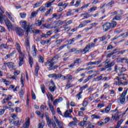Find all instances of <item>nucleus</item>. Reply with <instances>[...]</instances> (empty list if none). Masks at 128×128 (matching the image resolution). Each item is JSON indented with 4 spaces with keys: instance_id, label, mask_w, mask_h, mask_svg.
<instances>
[{
    "instance_id": "393cba45",
    "label": "nucleus",
    "mask_w": 128,
    "mask_h": 128,
    "mask_svg": "<svg viewBox=\"0 0 128 128\" xmlns=\"http://www.w3.org/2000/svg\"><path fill=\"white\" fill-rule=\"evenodd\" d=\"M40 70V66L38 64H36V68L34 71V74L36 76H38V70Z\"/></svg>"
},
{
    "instance_id": "13d9d810",
    "label": "nucleus",
    "mask_w": 128,
    "mask_h": 128,
    "mask_svg": "<svg viewBox=\"0 0 128 128\" xmlns=\"http://www.w3.org/2000/svg\"><path fill=\"white\" fill-rule=\"evenodd\" d=\"M97 8H96V6L92 7L90 8L89 11L90 12H95V10H96Z\"/></svg>"
},
{
    "instance_id": "a878e982",
    "label": "nucleus",
    "mask_w": 128,
    "mask_h": 128,
    "mask_svg": "<svg viewBox=\"0 0 128 128\" xmlns=\"http://www.w3.org/2000/svg\"><path fill=\"white\" fill-rule=\"evenodd\" d=\"M28 56H29V64H30V68H32V64H34V60H32V58L30 56V52H28Z\"/></svg>"
},
{
    "instance_id": "e433bc0d",
    "label": "nucleus",
    "mask_w": 128,
    "mask_h": 128,
    "mask_svg": "<svg viewBox=\"0 0 128 128\" xmlns=\"http://www.w3.org/2000/svg\"><path fill=\"white\" fill-rule=\"evenodd\" d=\"M11 117L12 118H13V120H18V116H16V114H10Z\"/></svg>"
},
{
    "instance_id": "6ab92c4d",
    "label": "nucleus",
    "mask_w": 128,
    "mask_h": 128,
    "mask_svg": "<svg viewBox=\"0 0 128 128\" xmlns=\"http://www.w3.org/2000/svg\"><path fill=\"white\" fill-rule=\"evenodd\" d=\"M90 22H92V20H86L83 22V23H81L79 26L78 28H84V26H86L88 24H90Z\"/></svg>"
},
{
    "instance_id": "4d7b16f0",
    "label": "nucleus",
    "mask_w": 128,
    "mask_h": 128,
    "mask_svg": "<svg viewBox=\"0 0 128 128\" xmlns=\"http://www.w3.org/2000/svg\"><path fill=\"white\" fill-rule=\"evenodd\" d=\"M104 103H100L99 104H98L97 106V108H104Z\"/></svg>"
},
{
    "instance_id": "f257e3e1",
    "label": "nucleus",
    "mask_w": 128,
    "mask_h": 128,
    "mask_svg": "<svg viewBox=\"0 0 128 128\" xmlns=\"http://www.w3.org/2000/svg\"><path fill=\"white\" fill-rule=\"evenodd\" d=\"M126 100L128 102V88H127L126 90H124L118 98L120 104H124V102H126Z\"/></svg>"
},
{
    "instance_id": "3c124183",
    "label": "nucleus",
    "mask_w": 128,
    "mask_h": 128,
    "mask_svg": "<svg viewBox=\"0 0 128 128\" xmlns=\"http://www.w3.org/2000/svg\"><path fill=\"white\" fill-rule=\"evenodd\" d=\"M116 50H114L110 54H109L107 55L108 58H110L111 56H112V54H116Z\"/></svg>"
},
{
    "instance_id": "39448f33",
    "label": "nucleus",
    "mask_w": 128,
    "mask_h": 128,
    "mask_svg": "<svg viewBox=\"0 0 128 128\" xmlns=\"http://www.w3.org/2000/svg\"><path fill=\"white\" fill-rule=\"evenodd\" d=\"M10 123L12 124L15 125L16 126H20L22 122H24V121L22 120H14L12 119H10Z\"/></svg>"
},
{
    "instance_id": "c9c22d12",
    "label": "nucleus",
    "mask_w": 128,
    "mask_h": 128,
    "mask_svg": "<svg viewBox=\"0 0 128 128\" xmlns=\"http://www.w3.org/2000/svg\"><path fill=\"white\" fill-rule=\"evenodd\" d=\"M24 87H22V86L20 90V98H22V96H24Z\"/></svg>"
},
{
    "instance_id": "9b49d317",
    "label": "nucleus",
    "mask_w": 128,
    "mask_h": 128,
    "mask_svg": "<svg viewBox=\"0 0 128 128\" xmlns=\"http://www.w3.org/2000/svg\"><path fill=\"white\" fill-rule=\"evenodd\" d=\"M19 60H20V61L18 62V64L20 66H22V64H24V54H20Z\"/></svg>"
},
{
    "instance_id": "0eeeda50",
    "label": "nucleus",
    "mask_w": 128,
    "mask_h": 128,
    "mask_svg": "<svg viewBox=\"0 0 128 128\" xmlns=\"http://www.w3.org/2000/svg\"><path fill=\"white\" fill-rule=\"evenodd\" d=\"M102 27L104 32H108V30H110V28H112V26L110 25V23L106 22L103 24Z\"/></svg>"
},
{
    "instance_id": "c756f323",
    "label": "nucleus",
    "mask_w": 128,
    "mask_h": 128,
    "mask_svg": "<svg viewBox=\"0 0 128 128\" xmlns=\"http://www.w3.org/2000/svg\"><path fill=\"white\" fill-rule=\"evenodd\" d=\"M44 21V18H42V20H38L37 21H36V24L40 26H42V24Z\"/></svg>"
},
{
    "instance_id": "cd10ccee",
    "label": "nucleus",
    "mask_w": 128,
    "mask_h": 128,
    "mask_svg": "<svg viewBox=\"0 0 128 128\" xmlns=\"http://www.w3.org/2000/svg\"><path fill=\"white\" fill-rule=\"evenodd\" d=\"M54 2L55 0H53L52 1V0H50L46 4L45 6H46V8H50V6H52V4Z\"/></svg>"
},
{
    "instance_id": "bb28decb",
    "label": "nucleus",
    "mask_w": 128,
    "mask_h": 128,
    "mask_svg": "<svg viewBox=\"0 0 128 128\" xmlns=\"http://www.w3.org/2000/svg\"><path fill=\"white\" fill-rule=\"evenodd\" d=\"M50 40H52L50 39L48 40H42L40 41V42L41 44H42V46H44V44H50Z\"/></svg>"
},
{
    "instance_id": "f704fd0d",
    "label": "nucleus",
    "mask_w": 128,
    "mask_h": 128,
    "mask_svg": "<svg viewBox=\"0 0 128 128\" xmlns=\"http://www.w3.org/2000/svg\"><path fill=\"white\" fill-rule=\"evenodd\" d=\"M90 48L89 47V46L86 45L84 48L82 50V52H84V54H86V52L90 50Z\"/></svg>"
},
{
    "instance_id": "dca6fc26",
    "label": "nucleus",
    "mask_w": 128,
    "mask_h": 128,
    "mask_svg": "<svg viewBox=\"0 0 128 128\" xmlns=\"http://www.w3.org/2000/svg\"><path fill=\"white\" fill-rule=\"evenodd\" d=\"M6 66L9 68H12V70H16V66H14V64L12 62H8L6 63Z\"/></svg>"
},
{
    "instance_id": "774afa93",
    "label": "nucleus",
    "mask_w": 128,
    "mask_h": 128,
    "mask_svg": "<svg viewBox=\"0 0 128 128\" xmlns=\"http://www.w3.org/2000/svg\"><path fill=\"white\" fill-rule=\"evenodd\" d=\"M40 12H44L46 10V8L44 6H42L39 8Z\"/></svg>"
},
{
    "instance_id": "f8f14e48",
    "label": "nucleus",
    "mask_w": 128,
    "mask_h": 128,
    "mask_svg": "<svg viewBox=\"0 0 128 128\" xmlns=\"http://www.w3.org/2000/svg\"><path fill=\"white\" fill-rule=\"evenodd\" d=\"M114 84L115 86H120L122 84V80L120 78V77L116 76L115 78H114Z\"/></svg>"
},
{
    "instance_id": "052dcab7",
    "label": "nucleus",
    "mask_w": 128,
    "mask_h": 128,
    "mask_svg": "<svg viewBox=\"0 0 128 128\" xmlns=\"http://www.w3.org/2000/svg\"><path fill=\"white\" fill-rule=\"evenodd\" d=\"M100 80H102V75L98 76L96 77V82H100Z\"/></svg>"
},
{
    "instance_id": "49530a36",
    "label": "nucleus",
    "mask_w": 128,
    "mask_h": 128,
    "mask_svg": "<svg viewBox=\"0 0 128 128\" xmlns=\"http://www.w3.org/2000/svg\"><path fill=\"white\" fill-rule=\"evenodd\" d=\"M82 91H80L76 95V96L78 100H80V98H82Z\"/></svg>"
},
{
    "instance_id": "2f4dec72",
    "label": "nucleus",
    "mask_w": 128,
    "mask_h": 128,
    "mask_svg": "<svg viewBox=\"0 0 128 128\" xmlns=\"http://www.w3.org/2000/svg\"><path fill=\"white\" fill-rule=\"evenodd\" d=\"M56 78H60V80H66V76L61 75L60 74H58Z\"/></svg>"
},
{
    "instance_id": "864d4df0",
    "label": "nucleus",
    "mask_w": 128,
    "mask_h": 128,
    "mask_svg": "<svg viewBox=\"0 0 128 128\" xmlns=\"http://www.w3.org/2000/svg\"><path fill=\"white\" fill-rule=\"evenodd\" d=\"M52 7H50V10H48L45 14V16H48V14H50V12H52Z\"/></svg>"
},
{
    "instance_id": "58836bf2",
    "label": "nucleus",
    "mask_w": 128,
    "mask_h": 128,
    "mask_svg": "<svg viewBox=\"0 0 128 128\" xmlns=\"http://www.w3.org/2000/svg\"><path fill=\"white\" fill-rule=\"evenodd\" d=\"M88 88V84H86L84 86L80 88V92H82V90H86V88Z\"/></svg>"
},
{
    "instance_id": "de8ad7c7",
    "label": "nucleus",
    "mask_w": 128,
    "mask_h": 128,
    "mask_svg": "<svg viewBox=\"0 0 128 128\" xmlns=\"http://www.w3.org/2000/svg\"><path fill=\"white\" fill-rule=\"evenodd\" d=\"M57 76H58V74H50L48 76V78H55L56 79L58 78H56Z\"/></svg>"
},
{
    "instance_id": "338daca9",
    "label": "nucleus",
    "mask_w": 128,
    "mask_h": 128,
    "mask_svg": "<svg viewBox=\"0 0 128 128\" xmlns=\"http://www.w3.org/2000/svg\"><path fill=\"white\" fill-rule=\"evenodd\" d=\"M88 104V101L86 100H84L83 101V104H82V106H86Z\"/></svg>"
},
{
    "instance_id": "4468645a",
    "label": "nucleus",
    "mask_w": 128,
    "mask_h": 128,
    "mask_svg": "<svg viewBox=\"0 0 128 128\" xmlns=\"http://www.w3.org/2000/svg\"><path fill=\"white\" fill-rule=\"evenodd\" d=\"M38 52V50H36V46H32L30 52V54L32 55L34 58L36 56V52Z\"/></svg>"
},
{
    "instance_id": "ddd939ff",
    "label": "nucleus",
    "mask_w": 128,
    "mask_h": 128,
    "mask_svg": "<svg viewBox=\"0 0 128 128\" xmlns=\"http://www.w3.org/2000/svg\"><path fill=\"white\" fill-rule=\"evenodd\" d=\"M48 104L50 108V110L53 116L56 114V110H54V108L52 105V103L50 101L48 102Z\"/></svg>"
},
{
    "instance_id": "37998d69",
    "label": "nucleus",
    "mask_w": 128,
    "mask_h": 128,
    "mask_svg": "<svg viewBox=\"0 0 128 128\" xmlns=\"http://www.w3.org/2000/svg\"><path fill=\"white\" fill-rule=\"evenodd\" d=\"M24 74H22L21 75V82L22 84V87H24Z\"/></svg>"
},
{
    "instance_id": "7ed1b4c3",
    "label": "nucleus",
    "mask_w": 128,
    "mask_h": 128,
    "mask_svg": "<svg viewBox=\"0 0 128 128\" xmlns=\"http://www.w3.org/2000/svg\"><path fill=\"white\" fill-rule=\"evenodd\" d=\"M56 58H58V56H55L52 60L50 59L48 60L46 62V66H48V68H49L50 70H52V66H54V60Z\"/></svg>"
},
{
    "instance_id": "8fccbe9b",
    "label": "nucleus",
    "mask_w": 128,
    "mask_h": 128,
    "mask_svg": "<svg viewBox=\"0 0 128 128\" xmlns=\"http://www.w3.org/2000/svg\"><path fill=\"white\" fill-rule=\"evenodd\" d=\"M128 74H123L122 75V80H126L128 79Z\"/></svg>"
},
{
    "instance_id": "5fc2aeb1",
    "label": "nucleus",
    "mask_w": 128,
    "mask_h": 128,
    "mask_svg": "<svg viewBox=\"0 0 128 128\" xmlns=\"http://www.w3.org/2000/svg\"><path fill=\"white\" fill-rule=\"evenodd\" d=\"M4 18H6V16H0V24H2V22H4Z\"/></svg>"
},
{
    "instance_id": "aec40b11",
    "label": "nucleus",
    "mask_w": 128,
    "mask_h": 128,
    "mask_svg": "<svg viewBox=\"0 0 128 128\" xmlns=\"http://www.w3.org/2000/svg\"><path fill=\"white\" fill-rule=\"evenodd\" d=\"M102 62V60H99L98 61H96L94 62H90L86 64V66H92L94 64H96V66H98V64H100Z\"/></svg>"
},
{
    "instance_id": "b1692460",
    "label": "nucleus",
    "mask_w": 128,
    "mask_h": 128,
    "mask_svg": "<svg viewBox=\"0 0 128 128\" xmlns=\"http://www.w3.org/2000/svg\"><path fill=\"white\" fill-rule=\"evenodd\" d=\"M76 126H78V122H72L68 124V126L72 128H74Z\"/></svg>"
},
{
    "instance_id": "72a5a7b5",
    "label": "nucleus",
    "mask_w": 128,
    "mask_h": 128,
    "mask_svg": "<svg viewBox=\"0 0 128 128\" xmlns=\"http://www.w3.org/2000/svg\"><path fill=\"white\" fill-rule=\"evenodd\" d=\"M44 126H46V123L42 121V122L38 124V128H44Z\"/></svg>"
},
{
    "instance_id": "c03bdc74",
    "label": "nucleus",
    "mask_w": 128,
    "mask_h": 128,
    "mask_svg": "<svg viewBox=\"0 0 128 128\" xmlns=\"http://www.w3.org/2000/svg\"><path fill=\"white\" fill-rule=\"evenodd\" d=\"M110 108H112V104L108 106L105 109V112H108L110 110Z\"/></svg>"
},
{
    "instance_id": "79ce46f5",
    "label": "nucleus",
    "mask_w": 128,
    "mask_h": 128,
    "mask_svg": "<svg viewBox=\"0 0 128 128\" xmlns=\"http://www.w3.org/2000/svg\"><path fill=\"white\" fill-rule=\"evenodd\" d=\"M110 24L112 26L110 27V28H115L116 26V21H112L111 23H110Z\"/></svg>"
},
{
    "instance_id": "ea45409f",
    "label": "nucleus",
    "mask_w": 128,
    "mask_h": 128,
    "mask_svg": "<svg viewBox=\"0 0 128 128\" xmlns=\"http://www.w3.org/2000/svg\"><path fill=\"white\" fill-rule=\"evenodd\" d=\"M91 118H96V120H98L100 118V116L94 114L91 116Z\"/></svg>"
},
{
    "instance_id": "603ef678",
    "label": "nucleus",
    "mask_w": 128,
    "mask_h": 128,
    "mask_svg": "<svg viewBox=\"0 0 128 128\" xmlns=\"http://www.w3.org/2000/svg\"><path fill=\"white\" fill-rule=\"evenodd\" d=\"M56 87L55 86H50L49 88V90L50 91L54 92V90H56Z\"/></svg>"
},
{
    "instance_id": "09e8293b",
    "label": "nucleus",
    "mask_w": 128,
    "mask_h": 128,
    "mask_svg": "<svg viewBox=\"0 0 128 128\" xmlns=\"http://www.w3.org/2000/svg\"><path fill=\"white\" fill-rule=\"evenodd\" d=\"M20 16L22 18H24L26 16V14L24 12H22L20 14Z\"/></svg>"
},
{
    "instance_id": "680f3d73",
    "label": "nucleus",
    "mask_w": 128,
    "mask_h": 128,
    "mask_svg": "<svg viewBox=\"0 0 128 128\" xmlns=\"http://www.w3.org/2000/svg\"><path fill=\"white\" fill-rule=\"evenodd\" d=\"M122 122H124V120H119L118 122V123L117 124V126H116V128H120V126L121 124H122Z\"/></svg>"
},
{
    "instance_id": "412c9836",
    "label": "nucleus",
    "mask_w": 128,
    "mask_h": 128,
    "mask_svg": "<svg viewBox=\"0 0 128 128\" xmlns=\"http://www.w3.org/2000/svg\"><path fill=\"white\" fill-rule=\"evenodd\" d=\"M72 112V108L66 110L64 114V116L65 118H70Z\"/></svg>"
},
{
    "instance_id": "4c0bfd02",
    "label": "nucleus",
    "mask_w": 128,
    "mask_h": 128,
    "mask_svg": "<svg viewBox=\"0 0 128 128\" xmlns=\"http://www.w3.org/2000/svg\"><path fill=\"white\" fill-rule=\"evenodd\" d=\"M120 114H122V112L116 111V117L115 118L116 120H118L120 118Z\"/></svg>"
},
{
    "instance_id": "0e129e2a",
    "label": "nucleus",
    "mask_w": 128,
    "mask_h": 128,
    "mask_svg": "<svg viewBox=\"0 0 128 128\" xmlns=\"http://www.w3.org/2000/svg\"><path fill=\"white\" fill-rule=\"evenodd\" d=\"M80 4V1H76V4H74L75 8H78V6H79Z\"/></svg>"
},
{
    "instance_id": "7c9ffc66",
    "label": "nucleus",
    "mask_w": 128,
    "mask_h": 128,
    "mask_svg": "<svg viewBox=\"0 0 128 128\" xmlns=\"http://www.w3.org/2000/svg\"><path fill=\"white\" fill-rule=\"evenodd\" d=\"M104 63L106 64L107 68H110V66H112L114 64V62H112L111 63L108 64V60H106Z\"/></svg>"
},
{
    "instance_id": "bf43d9fd",
    "label": "nucleus",
    "mask_w": 128,
    "mask_h": 128,
    "mask_svg": "<svg viewBox=\"0 0 128 128\" xmlns=\"http://www.w3.org/2000/svg\"><path fill=\"white\" fill-rule=\"evenodd\" d=\"M88 46H89L90 48H94V46H96V45L94 42H90L88 44Z\"/></svg>"
},
{
    "instance_id": "2eb2a0df",
    "label": "nucleus",
    "mask_w": 128,
    "mask_h": 128,
    "mask_svg": "<svg viewBox=\"0 0 128 128\" xmlns=\"http://www.w3.org/2000/svg\"><path fill=\"white\" fill-rule=\"evenodd\" d=\"M16 32L18 36H24V32L20 28H17L16 29Z\"/></svg>"
},
{
    "instance_id": "c85d7f7f",
    "label": "nucleus",
    "mask_w": 128,
    "mask_h": 128,
    "mask_svg": "<svg viewBox=\"0 0 128 128\" xmlns=\"http://www.w3.org/2000/svg\"><path fill=\"white\" fill-rule=\"evenodd\" d=\"M88 126L86 127V128H94L96 126V124H92L90 122L87 121V123Z\"/></svg>"
},
{
    "instance_id": "423d86ee",
    "label": "nucleus",
    "mask_w": 128,
    "mask_h": 128,
    "mask_svg": "<svg viewBox=\"0 0 128 128\" xmlns=\"http://www.w3.org/2000/svg\"><path fill=\"white\" fill-rule=\"evenodd\" d=\"M54 120L56 122V124H57L59 128H64V124L62 122L58 120V118L56 116H54ZM54 128H58V127H55Z\"/></svg>"
},
{
    "instance_id": "a211bd4d",
    "label": "nucleus",
    "mask_w": 128,
    "mask_h": 128,
    "mask_svg": "<svg viewBox=\"0 0 128 128\" xmlns=\"http://www.w3.org/2000/svg\"><path fill=\"white\" fill-rule=\"evenodd\" d=\"M6 16H8V18L12 20V22H14V15L12 14L11 12H6Z\"/></svg>"
},
{
    "instance_id": "9d476101",
    "label": "nucleus",
    "mask_w": 128,
    "mask_h": 128,
    "mask_svg": "<svg viewBox=\"0 0 128 128\" xmlns=\"http://www.w3.org/2000/svg\"><path fill=\"white\" fill-rule=\"evenodd\" d=\"M4 22H5V24L7 28H8V30L12 28V22H10V21L8 19H5L4 20Z\"/></svg>"
},
{
    "instance_id": "6e6d98bb",
    "label": "nucleus",
    "mask_w": 128,
    "mask_h": 128,
    "mask_svg": "<svg viewBox=\"0 0 128 128\" xmlns=\"http://www.w3.org/2000/svg\"><path fill=\"white\" fill-rule=\"evenodd\" d=\"M66 16H74V13L72 12V10H70L66 14Z\"/></svg>"
},
{
    "instance_id": "e2e57ef3",
    "label": "nucleus",
    "mask_w": 128,
    "mask_h": 128,
    "mask_svg": "<svg viewBox=\"0 0 128 128\" xmlns=\"http://www.w3.org/2000/svg\"><path fill=\"white\" fill-rule=\"evenodd\" d=\"M15 112H22V110L20 108L17 107L15 108Z\"/></svg>"
},
{
    "instance_id": "f03ea898",
    "label": "nucleus",
    "mask_w": 128,
    "mask_h": 128,
    "mask_svg": "<svg viewBox=\"0 0 128 128\" xmlns=\"http://www.w3.org/2000/svg\"><path fill=\"white\" fill-rule=\"evenodd\" d=\"M114 70L115 72H116L117 74H118V76H122L123 74L122 72H124L126 71V68L120 67L118 66H115Z\"/></svg>"
},
{
    "instance_id": "20e7f679",
    "label": "nucleus",
    "mask_w": 128,
    "mask_h": 128,
    "mask_svg": "<svg viewBox=\"0 0 128 128\" xmlns=\"http://www.w3.org/2000/svg\"><path fill=\"white\" fill-rule=\"evenodd\" d=\"M114 14H116V16L115 18H113V20H120L122 18V10H118L117 12H115L113 13H112V16H114Z\"/></svg>"
},
{
    "instance_id": "f3484780",
    "label": "nucleus",
    "mask_w": 128,
    "mask_h": 128,
    "mask_svg": "<svg viewBox=\"0 0 128 128\" xmlns=\"http://www.w3.org/2000/svg\"><path fill=\"white\" fill-rule=\"evenodd\" d=\"M16 46L20 54H26V51H23V52H22V48L20 47V45L18 43H16Z\"/></svg>"
},
{
    "instance_id": "5701e85b",
    "label": "nucleus",
    "mask_w": 128,
    "mask_h": 128,
    "mask_svg": "<svg viewBox=\"0 0 128 128\" xmlns=\"http://www.w3.org/2000/svg\"><path fill=\"white\" fill-rule=\"evenodd\" d=\"M20 24L22 26V28H26V26H28V22L26 20H22L20 22Z\"/></svg>"
},
{
    "instance_id": "69168bd1",
    "label": "nucleus",
    "mask_w": 128,
    "mask_h": 128,
    "mask_svg": "<svg viewBox=\"0 0 128 128\" xmlns=\"http://www.w3.org/2000/svg\"><path fill=\"white\" fill-rule=\"evenodd\" d=\"M110 119L109 118H105L104 119V124H106L110 122Z\"/></svg>"
},
{
    "instance_id": "a18cd8bd",
    "label": "nucleus",
    "mask_w": 128,
    "mask_h": 128,
    "mask_svg": "<svg viewBox=\"0 0 128 128\" xmlns=\"http://www.w3.org/2000/svg\"><path fill=\"white\" fill-rule=\"evenodd\" d=\"M40 88H41L42 92L43 94H44V92H46V86H44V84H42L40 86Z\"/></svg>"
},
{
    "instance_id": "a19ab883",
    "label": "nucleus",
    "mask_w": 128,
    "mask_h": 128,
    "mask_svg": "<svg viewBox=\"0 0 128 128\" xmlns=\"http://www.w3.org/2000/svg\"><path fill=\"white\" fill-rule=\"evenodd\" d=\"M36 14H38V12L36 11L32 12L31 13L30 18H35V16H36Z\"/></svg>"
},
{
    "instance_id": "1a4fd4ad",
    "label": "nucleus",
    "mask_w": 128,
    "mask_h": 128,
    "mask_svg": "<svg viewBox=\"0 0 128 128\" xmlns=\"http://www.w3.org/2000/svg\"><path fill=\"white\" fill-rule=\"evenodd\" d=\"M47 124L49 128H52L54 126V128H55L56 126V123L52 122V120L50 118H48L47 119Z\"/></svg>"
},
{
    "instance_id": "6e6552de",
    "label": "nucleus",
    "mask_w": 128,
    "mask_h": 128,
    "mask_svg": "<svg viewBox=\"0 0 128 128\" xmlns=\"http://www.w3.org/2000/svg\"><path fill=\"white\" fill-rule=\"evenodd\" d=\"M28 30H27L26 32V34H25V36H26V41H25L24 44L26 46H28V48H29V46H30V37L28 36Z\"/></svg>"
},
{
    "instance_id": "473e14b6",
    "label": "nucleus",
    "mask_w": 128,
    "mask_h": 128,
    "mask_svg": "<svg viewBox=\"0 0 128 128\" xmlns=\"http://www.w3.org/2000/svg\"><path fill=\"white\" fill-rule=\"evenodd\" d=\"M87 122H88V121H82V122H79L78 124V126H80L84 127V126H86V124H87Z\"/></svg>"
},
{
    "instance_id": "4be33fe9",
    "label": "nucleus",
    "mask_w": 128,
    "mask_h": 128,
    "mask_svg": "<svg viewBox=\"0 0 128 128\" xmlns=\"http://www.w3.org/2000/svg\"><path fill=\"white\" fill-rule=\"evenodd\" d=\"M12 95L8 96L6 98H5L2 100V104H6V102H9V100H12Z\"/></svg>"
}]
</instances>
